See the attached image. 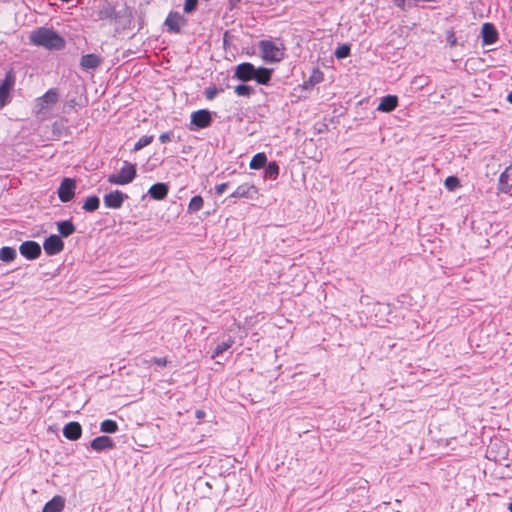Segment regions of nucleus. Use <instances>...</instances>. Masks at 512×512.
<instances>
[{
    "instance_id": "nucleus-49",
    "label": "nucleus",
    "mask_w": 512,
    "mask_h": 512,
    "mask_svg": "<svg viewBox=\"0 0 512 512\" xmlns=\"http://www.w3.org/2000/svg\"><path fill=\"white\" fill-rule=\"evenodd\" d=\"M456 43V40L455 39H450V44L451 45H454Z\"/></svg>"
},
{
    "instance_id": "nucleus-39",
    "label": "nucleus",
    "mask_w": 512,
    "mask_h": 512,
    "mask_svg": "<svg viewBox=\"0 0 512 512\" xmlns=\"http://www.w3.org/2000/svg\"><path fill=\"white\" fill-rule=\"evenodd\" d=\"M174 133L172 131L164 132L159 136L161 143H167L172 140Z\"/></svg>"
},
{
    "instance_id": "nucleus-26",
    "label": "nucleus",
    "mask_w": 512,
    "mask_h": 512,
    "mask_svg": "<svg viewBox=\"0 0 512 512\" xmlns=\"http://www.w3.org/2000/svg\"><path fill=\"white\" fill-rule=\"evenodd\" d=\"M267 163V156L264 152L255 154L250 161V168L258 170L264 168Z\"/></svg>"
},
{
    "instance_id": "nucleus-29",
    "label": "nucleus",
    "mask_w": 512,
    "mask_h": 512,
    "mask_svg": "<svg viewBox=\"0 0 512 512\" xmlns=\"http://www.w3.org/2000/svg\"><path fill=\"white\" fill-rule=\"evenodd\" d=\"M100 430L103 433H109V434L116 433L118 431V424L114 420L106 419L101 422Z\"/></svg>"
},
{
    "instance_id": "nucleus-46",
    "label": "nucleus",
    "mask_w": 512,
    "mask_h": 512,
    "mask_svg": "<svg viewBox=\"0 0 512 512\" xmlns=\"http://www.w3.org/2000/svg\"><path fill=\"white\" fill-rule=\"evenodd\" d=\"M507 101L512 104V91L508 94Z\"/></svg>"
},
{
    "instance_id": "nucleus-2",
    "label": "nucleus",
    "mask_w": 512,
    "mask_h": 512,
    "mask_svg": "<svg viewBox=\"0 0 512 512\" xmlns=\"http://www.w3.org/2000/svg\"><path fill=\"white\" fill-rule=\"evenodd\" d=\"M30 42L48 50H61L65 47V39L55 30L46 27H39L32 31L29 36Z\"/></svg>"
},
{
    "instance_id": "nucleus-19",
    "label": "nucleus",
    "mask_w": 512,
    "mask_h": 512,
    "mask_svg": "<svg viewBox=\"0 0 512 512\" xmlns=\"http://www.w3.org/2000/svg\"><path fill=\"white\" fill-rule=\"evenodd\" d=\"M102 60V57L97 54H85L80 59V67L84 71L96 69L102 63Z\"/></svg>"
},
{
    "instance_id": "nucleus-34",
    "label": "nucleus",
    "mask_w": 512,
    "mask_h": 512,
    "mask_svg": "<svg viewBox=\"0 0 512 512\" xmlns=\"http://www.w3.org/2000/svg\"><path fill=\"white\" fill-rule=\"evenodd\" d=\"M444 185L449 191H454L460 187V180L456 176H449L445 179Z\"/></svg>"
},
{
    "instance_id": "nucleus-11",
    "label": "nucleus",
    "mask_w": 512,
    "mask_h": 512,
    "mask_svg": "<svg viewBox=\"0 0 512 512\" xmlns=\"http://www.w3.org/2000/svg\"><path fill=\"white\" fill-rule=\"evenodd\" d=\"M187 24V19L180 13L171 11L164 25L167 27V31L175 34L181 33V27Z\"/></svg>"
},
{
    "instance_id": "nucleus-22",
    "label": "nucleus",
    "mask_w": 512,
    "mask_h": 512,
    "mask_svg": "<svg viewBox=\"0 0 512 512\" xmlns=\"http://www.w3.org/2000/svg\"><path fill=\"white\" fill-rule=\"evenodd\" d=\"M56 226L59 233L58 235L61 239L68 238L76 231V226L74 225L72 218L68 220L58 221L56 222Z\"/></svg>"
},
{
    "instance_id": "nucleus-13",
    "label": "nucleus",
    "mask_w": 512,
    "mask_h": 512,
    "mask_svg": "<svg viewBox=\"0 0 512 512\" xmlns=\"http://www.w3.org/2000/svg\"><path fill=\"white\" fill-rule=\"evenodd\" d=\"M20 254L27 260H35L41 255V246L33 240H27L19 246Z\"/></svg>"
},
{
    "instance_id": "nucleus-15",
    "label": "nucleus",
    "mask_w": 512,
    "mask_h": 512,
    "mask_svg": "<svg viewBox=\"0 0 512 512\" xmlns=\"http://www.w3.org/2000/svg\"><path fill=\"white\" fill-rule=\"evenodd\" d=\"M114 447L115 442L113 441V439L105 435L94 438L89 444V448L96 452L108 451L113 449Z\"/></svg>"
},
{
    "instance_id": "nucleus-36",
    "label": "nucleus",
    "mask_w": 512,
    "mask_h": 512,
    "mask_svg": "<svg viewBox=\"0 0 512 512\" xmlns=\"http://www.w3.org/2000/svg\"><path fill=\"white\" fill-rule=\"evenodd\" d=\"M197 5H198V0H185L184 7H183L184 12L187 14L192 13L193 11L196 10Z\"/></svg>"
},
{
    "instance_id": "nucleus-1",
    "label": "nucleus",
    "mask_w": 512,
    "mask_h": 512,
    "mask_svg": "<svg viewBox=\"0 0 512 512\" xmlns=\"http://www.w3.org/2000/svg\"><path fill=\"white\" fill-rule=\"evenodd\" d=\"M273 75V69L266 67L256 68L250 62H243L236 66L234 77L242 82L254 80L259 85H268Z\"/></svg>"
},
{
    "instance_id": "nucleus-50",
    "label": "nucleus",
    "mask_w": 512,
    "mask_h": 512,
    "mask_svg": "<svg viewBox=\"0 0 512 512\" xmlns=\"http://www.w3.org/2000/svg\"><path fill=\"white\" fill-rule=\"evenodd\" d=\"M225 347H226V350H227V349L230 347V343H228V342L226 341Z\"/></svg>"
},
{
    "instance_id": "nucleus-16",
    "label": "nucleus",
    "mask_w": 512,
    "mask_h": 512,
    "mask_svg": "<svg viewBox=\"0 0 512 512\" xmlns=\"http://www.w3.org/2000/svg\"><path fill=\"white\" fill-rule=\"evenodd\" d=\"M63 435L70 441H76L82 436V426L77 421H71L63 427Z\"/></svg>"
},
{
    "instance_id": "nucleus-23",
    "label": "nucleus",
    "mask_w": 512,
    "mask_h": 512,
    "mask_svg": "<svg viewBox=\"0 0 512 512\" xmlns=\"http://www.w3.org/2000/svg\"><path fill=\"white\" fill-rule=\"evenodd\" d=\"M398 106V98L395 95H387L381 98L380 103L377 107L378 111L381 112H392Z\"/></svg>"
},
{
    "instance_id": "nucleus-25",
    "label": "nucleus",
    "mask_w": 512,
    "mask_h": 512,
    "mask_svg": "<svg viewBox=\"0 0 512 512\" xmlns=\"http://www.w3.org/2000/svg\"><path fill=\"white\" fill-rule=\"evenodd\" d=\"M99 206H100V198L96 195H91L85 199V201L82 205V209L85 212H94L99 208Z\"/></svg>"
},
{
    "instance_id": "nucleus-14",
    "label": "nucleus",
    "mask_w": 512,
    "mask_h": 512,
    "mask_svg": "<svg viewBox=\"0 0 512 512\" xmlns=\"http://www.w3.org/2000/svg\"><path fill=\"white\" fill-rule=\"evenodd\" d=\"M115 7L106 0H100L94 10L95 20H113L115 17Z\"/></svg>"
},
{
    "instance_id": "nucleus-27",
    "label": "nucleus",
    "mask_w": 512,
    "mask_h": 512,
    "mask_svg": "<svg viewBox=\"0 0 512 512\" xmlns=\"http://www.w3.org/2000/svg\"><path fill=\"white\" fill-rule=\"evenodd\" d=\"M264 168V178L271 180L277 179L279 176V165L275 161L269 162Z\"/></svg>"
},
{
    "instance_id": "nucleus-40",
    "label": "nucleus",
    "mask_w": 512,
    "mask_h": 512,
    "mask_svg": "<svg viewBox=\"0 0 512 512\" xmlns=\"http://www.w3.org/2000/svg\"><path fill=\"white\" fill-rule=\"evenodd\" d=\"M223 352H224V342L219 343V344L216 346V348H215V350H214V353L212 354V358H214L215 356L220 355V354H221V353H223Z\"/></svg>"
},
{
    "instance_id": "nucleus-44",
    "label": "nucleus",
    "mask_w": 512,
    "mask_h": 512,
    "mask_svg": "<svg viewBox=\"0 0 512 512\" xmlns=\"http://www.w3.org/2000/svg\"><path fill=\"white\" fill-rule=\"evenodd\" d=\"M241 0H229L230 8H234Z\"/></svg>"
},
{
    "instance_id": "nucleus-38",
    "label": "nucleus",
    "mask_w": 512,
    "mask_h": 512,
    "mask_svg": "<svg viewBox=\"0 0 512 512\" xmlns=\"http://www.w3.org/2000/svg\"><path fill=\"white\" fill-rule=\"evenodd\" d=\"M149 363L151 364H155L157 366H160V367H165L168 363V360L166 357H152L150 360H149Z\"/></svg>"
},
{
    "instance_id": "nucleus-33",
    "label": "nucleus",
    "mask_w": 512,
    "mask_h": 512,
    "mask_svg": "<svg viewBox=\"0 0 512 512\" xmlns=\"http://www.w3.org/2000/svg\"><path fill=\"white\" fill-rule=\"evenodd\" d=\"M351 47L349 44H342L338 46L334 52L337 59H344L350 55Z\"/></svg>"
},
{
    "instance_id": "nucleus-48",
    "label": "nucleus",
    "mask_w": 512,
    "mask_h": 512,
    "mask_svg": "<svg viewBox=\"0 0 512 512\" xmlns=\"http://www.w3.org/2000/svg\"><path fill=\"white\" fill-rule=\"evenodd\" d=\"M456 43V40L455 39H450V44L451 45H454Z\"/></svg>"
},
{
    "instance_id": "nucleus-47",
    "label": "nucleus",
    "mask_w": 512,
    "mask_h": 512,
    "mask_svg": "<svg viewBox=\"0 0 512 512\" xmlns=\"http://www.w3.org/2000/svg\"><path fill=\"white\" fill-rule=\"evenodd\" d=\"M225 37H226V45H227V44H228V37H229V35H228V32H227V31H226Z\"/></svg>"
},
{
    "instance_id": "nucleus-28",
    "label": "nucleus",
    "mask_w": 512,
    "mask_h": 512,
    "mask_svg": "<svg viewBox=\"0 0 512 512\" xmlns=\"http://www.w3.org/2000/svg\"><path fill=\"white\" fill-rule=\"evenodd\" d=\"M17 256L13 247L4 246L0 248V260L6 263L12 262Z\"/></svg>"
},
{
    "instance_id": "nucleus-4",
    "label": "nucleus",
    "mask_w": 512,
    "mask_h": 512,
    "mask_svg": "<svg viewBox=\"0 0 512 512\" xmlns=\"http://www.w3.org/2000/svg\"><path fill=\"white\" fill-rule=\"evenodd\" d=\"M137 175L136 164L125 161L117 174L108 176V182L117 185H126L131 183Z\"/></svg>"
},
{
    "instance_id": "nucleus-20",
    "label": "nucleus",
    "mask_w": 512,
    "mask_h": 512,
    "mask_svg": "<svg viewBox=\"0 0 512 512\" xmlns=\"http://www.w3.org/2000/svg\"><path fill=\"white\" fill-rule=\"evenodd\" d=\"M168 192H169L168 184L159 182V183L153 184L149 188L147 194L150 196V198H152L154 200H163L167 197Z\"/></svg>"
},
{
    "instance_id": "nucleus-45",
    "label": "nucleus",
    "mask_w": 512,
    "mask_h": 512,
    "mask_svg": "<svg viewBox=\"0 0 512 512\" xmlns=\"http://www.w3.org/2000/svg\"><path fill=\"white\" fill-rule=\"evenodd\" d=\"M203 415H204V412H203L202 410H197V411H196V416H197L198 418L202 417Z\"/></svg>"
},
{
    "instance_id": "nucleus-24",
    "label": "nucleus",
    "mask_w": 512,
    "mask_h": 512,
    "mask_svg": "<svg viewBox=\"0 0 512 512\" xmlns=\"http://www.w3.org/2000/svg\"><path fill=\"white\" fill-rule=\"evenodd\" d=\"M64 507L65 499L60 495H56L44 505L42 512H61Z\"/></svg>"
},
{
    "instance_id": "nucleus-6",
    "label": "nucleus",
    "mask_w": 512,
    "mask_h": 512,
    "mask_svg": "<svg viewBox=\"0 0 512 512\" xmlns=\"http://www.w3.org/2000/svg\"><path fill=\"white\" fill-rule=\"evenodd\" d=\"M212 122V114L207 109H200L194 111L191 114L189 129L191 131H197L199 129H204L211 125Z\"/></svg>"
},
{
    "instance_id": "nucleus-18",
    "label": "nucleus",
    "mask_w": 512,
    "mask_h": 512,
    "mask_svg": "<svg viewBox=\"0 0 512 512\" xmlns=\"http://www.w3.org/2000/svg\"><path fill=\"white\" fill-rule=\"evenodd\" d=\"M512 189V165L501 173L498 183L499 193H510Z\"/></svg>"
},
{
    "instance_id": "nucleus-37",
    "label": "nucleus",
    "mask_w": 512,
    "mask_h": 512,
    "mask_svg": "<svg viewBox=\"0 0 512 512\" xmlns=\"http://www.w3.org/2000/svg\"><path fill=\"white\" fill-rule=\"evenodd\" d=\"M219 91H222V89H218L216 87H207L204 91V95L208 100H212Z\"/></svg>"
},
{
    "instance_id": "nucleus-31",
    "label": "nucleus",
    "mask_w": 512,
    "mask_h": 512,
    "mask_svg": "<svg viewBox=\"0 0 512 512\" xmlns=\"http://www.w3.org/2000/svg\"><path fill=\"white\" fill-rule=\"evenodd\" d=\"M204 201L200 195L193 196L188 205V212L195 213L203 207Z\"/></svg>"
},
{
    "instance_id": "nucleus-3",
    "label": "nucleus",
    "mask_w": 512,
    "mask_h": 512,
    "mask_svg": "<svg viewBox=\"0 0 512 512\" xmlns=\"http://www.w3.org/2000/svg\"><path fill=\"white\" fill-rule=\"evenodd\" d=\"M260 56L266 63H278L284 58V46L278 45L272 40H260L258 42Z\"/></svg>"
},
{
    "instance_id": "nucleus-32",
    "label": "nucleus",
    "mask_w": 512,
    "mask_h": 512,
    "mask_svg": "<svg viewBox=\"0 0 512 512\" xmlns=\"http://www.w3.org/2000/svg\"><path fill=\"white\" fill-rule=\"evenodd\" d=\"M154 140V135H145V136H142L135 144H134V148H133V151H139L141 150L142 148L148 146L149 144H151Z\"/></svg>"
},
{
    "instance_id": "nucleus-8",
    "label": "nucleus",
    "mask_w": 512,
    "mask_h": 512,
    "mask_svg": "<svg viewBox=\"0 0 512 512\" xmlns=\"http://www.w3.org/2000/svg\"><path fill=\"white\" fill-rule=\"evenodd\" d=\"M112 21L117 25V31L131 29L133 21L132 9L125 6L120 10H116Z\"/></svg>"
},
{
    "instance_id": "nucleus-42",
    "label": "nucleus",
    "mask_w": 512,
    "mask_h": 512,
    "mask_svg": "<svg viewBox=\"0 0 512 512\" xmlns=\"http://www.w3.org/2000/svg\"><path fill=\"white\" fill-rule=\"evenodd\" d=\"M316 73L318 74V76H315V75L311 76V78H310L309 82H311V83H312V82H314V83H318V82H320V81H321V79H322V77H321V75H322V74H321V72L317 71Z\"/></svg>"
},
{
    "instance_id": "nucleus-5",
    "label": "nucleus",
    "mask_w": 512,
    "mask_h": 512,
    "mask_svg": "<svg viewBox=\"0 0 512 512\" xmlns=\"http://www.w3.org/2000/svg\"><path fill=\"white\" fill-rule=\"evenodd\" d=\"M16 82V75L11 69L5 74V78L0 84V109L6 106L11 101V92L14 89Z\"/></svg>"
},
{
    "instance_id": "nucleus-35",
    "label": "nucleus",
    "mask_w": 512,
    "mask_h": 512,
    "mask_svg": "<svg viewBox=\"0 0 512 512\" xmlns=\"http://www.w3.org/2000/svg\"><path fill=\"white\" fill-rule=\"evenodd\" d=\"M394 4L403 11L409 10L415 5L412 0H394Z\"/></svg>"
},
{
    "instance_id": "nucleus-10",
    "label": "nucleus",
    "mask_w": 512,
    "mask_h": 512,
    "mask_svg": "<svg viewBox=\"0 0 512 512\" xmlns=\"http://www.w3.org/2000/svg\"><path fill=\"white\" fill-rule=\"evenodd\" d=\"M64 242L57 234H51L45 238L43 242V249L48 256L59 254L64 249Z\"/></svg>"
},
{
    "instance_id": "nucleus-9",
    "label": "nucleus",
    "mask_w": 512,
    "mask_h": 512,
    "mask_svg": "<svg viewBox=\"0 0 512 512\" xmlns=\"http://www.w3.org/2000/svg\"><path fill=\"white\" fill-rule=\"evenodd\" d=\"M59 100V93L56 88H50L41 97L36 99L35 109L37 113L48 109L49 107L56 104Z\"/></svg>"
},
{
    "instance_id": "nucleus-43",
    "label": "nucleus",
    "mask_w": 512,
    "mask_h": 512,
    "mask_svg": "<svg viewBox=\"0 0 512 512\" xmlns=\"http://www.w3.org/2000/svg\"><path fill=\"white\" fill-rule=\"evenodd\" d=\"M215 191L217 195H221L222 193H224V183L217 184L215 186Z\"/></svg>"
},
{
    "instance_id": "nucleus-21",
    "label": "nucleus",
    "mask_w": 512,
    "mask_h": 512,
    "mask_svg": "<svg viewBox=\"0 0 512 512\" xmlns=\"http://www.w3.org/2000/svg\"><path fill=\"white\" fill-rule=\"evenodd\" d=\"M258 193L257 188L254 185L250 184H241L239 185L236 190L230 195V197L238 198H250L253 199L254 196Z\"/></svg>"
},
{
    "instance_id": "nucleus-12",
    "label": "nucleus",
    "mask_w": 512,
    "mask_h": 512,
    "mask_svg": "<svg viewBox=\"0 0 512 512\" xmlns=\"http://www.w3.org/2000/svg\"><path fill=\"white\" fill-rule=\"evenodd\" d=\"M129 197L120 190H114L104 195L103 202L106 208L119 209Z\"/></svg>"
},
{
    "instance_id": "nucleus-17",
    "label": "nucleus",
    "mask_w": 512,
    "mask_h": 512,
    "mask_svg": "<svg viewBox=\"0 0 512 512\" xmlns=\"http://www.w3.org/2000/svg\"><path fill=\"white\" fill-rule=\"evenodd\" d=\"M481 34L484 45H492L498 40V32L492 23H484Z\"/></svg>"
},
{
    "instance_id": "nucleus-51",
    "label": "nucleus",
    "mask_w": 512,
    "mask_h": 512,
    "mask_svg": "<svg viewBox=\"0 0 512 512\" xmlns=\"http://www.w3.org/2000/svg\"><path fill=\"white\" fill-rule=\"evenodd\" d=\"M508 509H509L510 512H512V502L509 504Z\"/></svg>"
},
{
    "instance_id": "nucleus-7",
    "label": "nucleus",
    "mask_w": 512,
    "mask_h": 512,
    "mask_svg": "<svg viewBox=\"0 0 512 512\" xmlns=\"http://www.w3.org/2000/svg\"><path fill=\"white\" fill-rule=\"evenodd\" d=\"M76 187L77 183L74 178H63L57 190L59 200L63 203L70 202L75 196Z\"/></svg>"
},
{
    "instance_id": "nucleus-30",
    "label": "nucleus",
    "mask_w": 512,
    "mask_h": 512,
    "mask_svg": "<svg viewBox=\"0 0 512 512\" xmlns=\"http://www.w3.org/2000/svg\"><path fill=\"white\" fill-rule=\"evenodd\" d=\"M234 92L238 96L250 97L255 93V89L247 84H239L234 88Z\"/></svg>"
},
{
    "instance_id": "nucleus-41",
    "label": "nucleus",
    "mask_w": 512,
    "mask_h": 512,
    "mask_svg": "<svg viewBox=\"0 0 512 512\" xmlns=\"http://www.w3.org/2000/svg\"><path fill=\"white\" fill-rule=\"evenodd\" d=\"M415 84H419V87L422 88L424 85L427 84L426 82V78L423 77V76H418V77H415L414 78V81H413Z\"/></svg>"
}]
</instances>
